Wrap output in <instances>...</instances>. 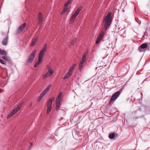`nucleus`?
I'll return each instance as SVG.
<instances>
[{"label":"nucleus","instance_id":"obj_28","mask_svg":"<svg viewBox=\"0 0 150 150\" xmlns=\"http://www.w3.org/2000/svg\"><path fill=\"white\" fill-rule=\"evenodd\" d=\"M47 69L48 71H50L51 72H54L52 69L51 67L50 66H47Z\"/></svg>","mask_w":150,"mask_h":150},{"label":"nucleus","instance_id":"obj_35","mask_svg":"<svg viewBox=\"0 0 150 150\" xmlns=\"http://www.w3.org/2000/svg\"><path fill=\"white\" fill-rule=\"evenodd\" d=\"M71 44L72 45H73V44H74L72 42H71Z\"/></svg>","mask_w":150,"mask_h":150},{"label":"nucleus","instance_id":"obj_30","mask_svg":"<svg viewBox=\"0 0 150 150\" xmlns=\"http://www.w3.org/2000/svg\"><path fill=\"white\" fill-rule=\"evenodd\" d=\"M0 62L2 64H6V62L5 61L1 59H0Z\"/></svg>","mask_w":150,"mask_h":150},{"label":"nucleus","instance_id":"obj_27","mask_svg":"<svg viewBox=\"0 0 150 150\" xmlns=\"http://www.w3.org/2000/svg\"><path fill=\"white\" fill-rule=\"evenodd\" d=\"M67 6H65V5H64V9H63L62 12L63 13H64L67 11Z\"/></svg>","mask_w":150,"mask_h":150},{"label":"nucleus","instance_id":"obj_21","mask_svg":"<svg viewBox=\"0 0 150 150\" xmlns=\"http://www.w3.org/2000/svg\"><path fill=\"white\" fill-rule=\"evenodd\" d=\"M75 66L76 64H73L71 67L70 68L68 71L71 73H72V72L74 69V67Z\"/></svg>","mask_w":150,"mask_h":150},{"label":"nucleus","instance_id":"obj_18","mask_svg":"<svg viewBox=\"0 0 150 150\" xmlns=\"http://www.w3.org/2000/svg\"><path fill=\"white\" fill-rule=\"evenodd\" d=\"M2 58L8 62H10L11 61L10 57L4 55V56H2Z\"/></svg>","mask_w":150,"mask_h":150},{"label":"nucleus","instance_id":"obj_13","mask_svg":"<svg viewBox=\"0 0 150 150\" xmlns=\"http://www.w3.org/2000/svg\"><path fill=\"white\" fill-rule=\"evenodd\" d=\"M61 99L60 98H57L56 100V110H58L60 107V103Z\"/></svg>","mask_w":150,"mask_h":150},{"label":"nucleus","instance_id":"obj_25","mask_svg":"<svg viewBox=\"0 0 150 150\" xmlns=\"http://www.w3.org/2000/svg\"><path fill=\"white\" fill-rule=\"evenodd\" d=\"M86 55L84 54L82 58V59L81 61H82L85 62V61L86 60Z\"/></svg>","mask_w":150,"mask_h":150},{"label":"nucleus","instance_id":"obj_16","mask_svg":"<svg viewBox=\"0 0 150 150\" xmlns=\"http://www.w3.org/2000/svg\"><path fill=\"white\" fill-rule=\"evenodd\" d=\"M8 40V36L7 35L6 37L4 38L2 42V44L4 45H6L7 44Z\"/></svg>","mask_w":150,"mask_h":150},{"label":"nucleus","instance_id":"obj_6","mask_svg":"<svg viewBox=\"0 0 150 150\" xmlns=\"http://www.w3.org/2000/svg\"><path fill=\"white\" fill-rule=\"evenodd\" d=\"M37 50H34L29 55L26 62L27 64H28L33 61L35 57V54Z\"/></svg>","mask_w":150,"mask_h":150},{"label":"nucleus","instance_id":"obj_32","mask_svg":"<svg viewBox=\"0 0 150 150\" xmlns=\"http://www.w3.org/2000/svg\"><path fill=\"white\" fill-rule=\"evenodd\" d=\"M42 97L41 96H40L39 98H38V102H39L40 101V100L42 99Z\"/></svg>","mask_w":150,"mask_h":150},{"label":"nucleus","instance_id":"obj_3","mask_svg":"<svg viewBox=\"0 0 150 150\" xmlns=\"http://www.w3.org/2000/svg\"><path fill=\"white\" fill-rule=\"evenodd\" d=\"M82 8V7L81 6L79 7L75 13L72 15L70 19V21L71 23H73L74 22L75 19L79 14L80 11H81Z\"/></svg>","mask_w":150,"mask_h":150},{"label":"nucleus","instance_id":"obj_34","mask_svg":"<svg viewBox=\"0 0 150 150\" xmlns=\"http://www.w3.org/2000/svg\"><path fill=\"white\" fill-rule=\"evenodd\" d=\"M76 39H74L73 41V42H76Z\"/></svg>","mask_w":150,"mask_h":150},{"label":"nucleus","instance_id":"obj_7","mask_svg":"<svg viewBox=\"0 0 150 150\" xmlns=\"http://www.w3.org/2000/svg\"><path fill=\"white\" fill-rule=\"evenodd\" d=\"M47 48V45L45 44L44 47L42 48V49L40 51L39 55V57L43 59V56L45 54Z\"/></svg>","mask_w":150,"mask_h":150},{"label":"nucleus","instance_id":"obj_4","mask_svg":"<svg viewBox=\"0 0 150 150\" xmlns=\"http://www.w3.org/2000/svg\"><path fill=\"white\" fill-rule=\"evenodd\" d=\"M82 8V7L81 6L79 7L75 13L72 15L70 19V21L71 23H73L74 22L75 19L79 14L80 11H81Z\"/></svg>","mask_w":150,"mask_h":150},{"label":"nucleus","instance_id":"obj_12","mask_svg":"<svg viewBox=\"0 0 150 150\" xmlns=\"http://www.w3.org/2000/svg\"><path fill=\"white\" fill-rule=\"evenodd\" d=\"M103 33L104 32L103 31H101L100 33L99 36L98 37L97 39V40L96 42V44H98L100 42L102 38L103 37Z\"/></svg>","mask_w":150,"mask_h":150},{"label":"nucleus","instance_id":"obj_19","mask_svg":"<svg viewBox=\"0 0 150 150\" xmlns=\"http://www.w3.org/2000/svg\"><path fill=\"white\" fill-rule=\"evenodd\" d=\"M84 62L82 61H81L80 62L79 64V69L80 70V71H81L83 68Z\"/></svg>","mask_w":150,"mask_h":150},{"label":"nucleus","instance_id":"obj_23","mask_svg":"<svg viewBox=\"0 0 150 150\" xmlns=\"http://www.w3.org/2000/svg\"><path fill=\"white\" fill-rule=\"evenodd\" d=\"M7 54V53L5 51L0 49V54L3 55H6Z\"/></svg>","mask_w":150,"mask_h":150},{"label":"nucleus","instance_id":"obj_11","mask_svg":"<svg viewBox=\"0 0 150 150\" xmlns=\"http://www.w3.org/2000/svg\"><path fill=\"white\" fill-rule=\"evenodd\" d=\"M53 74V72L48 71L45 74H43V79H45L51 76Z\"/></svg>","mask_w":150,"mask_h":150},{"label":"nucleus","instance_id":"obj_26","mask_svg":"<svg viewBox=\"0 0 150 150\" xmlns=\"http://www.w3.org/2000/svg\"><path fill=\"white\" fill-rule=\"evenodd\" d=\"M115 134L114 133H112L109 135L108 137L110 139H113L115 137Z\"/></svg>","mask_w":150,"mask_h":150},{"label":"nucleus","instance_id":"obj_36","mask_svg":"<svg viewBox=\"0 0 150 150\" xmlns=\"http://www.w3.org/2000/svg\"><path fill=\"white\" fill-rule=\"evenodd\" d=\"M31 105H32V103H31V105H30V107H31Z\"/></svg>","mask_w":150,"mask_h":150},{"label":"nucleus","instance_id":"obj_10","mask_svg":"<svg viewBox=\"0 0 150 150\" xmlns=\"http://www.w3.org/2000/svg\"><path fill=\"white\" fill-rule=\"evenodd\" d=\"M51 87V86H48L47 87V88H46L45 90H44L40 94V96H41L42 97H43L49 91L50 88Z\"/></svg>","mask_w":150,"mask_h":150},{"label":"nucleus","instance_id":"obj_15","mask_svg":"<svg viewBox=\"0 0 150 150\" xmlns=\"http://www.w3.org/2000/svg\"><path fill=\"white\" fill-rule=\"evenodd\" d=\"M43 17L42 14L40 12L38 15V20L39 21V24H41L43 20Z\"/></svg>","mask_w":150,"mask_h":150},{"label":"nucleus","instance_id":"obj_1","mask_svg":"<svg viewBox=\"0 0 150 150\" xmlns=\"http://www.w3.org/2000/svg\"><path fill=\"white\" fill-rule=\"evenodd\" d=\"M111 13H108L104 19L103 23L106 30L109 27L111 23Z\"/></svg>","mask_w":150,"mask_h":150},{"label":"nucleus","instance_id":"obj_20","mask_svg":"<svg viewBox=\"0 0 150 150\" xmlns=\"http://www.w3.org/2000/svg\"><path fill=\"white\" fill-rule=\"evenodd\" d=\"M37 41V39L36 38H34L32 40V42L31 44V46H34Z\"/></svg>","mask_w":150,"mask_h":150},{"label":"nucleus","instance_id":"obj_14","mask_svg":"<svg viewBox=\"0 0 150 150\" xmlns=\"http://www.w3.org/2000/svg\"><path fill=\"white\" fill-rule=\"evenodd\" d=\"M61 99L60 98H57L56 100V110H58L60 107V103Z\"/></svg>","mask_w":150,"mask_h":150},{"label":"nucleus","instance_id":"obj_5","mask_svg":"<svg viewBox=\"0 0 150 150\" xmlns=\"http://www.w3.org/2000/svg\"><path fill=\"white\" fill-rule=\"evenodd\" d=\"M54 100V98L52 97L49 99L47 102V113L48 114L50 111L51 110L52 107V101Z\"/></svg>","mask_w":150,"mask_h":150},{"label":"nucleus","instance_id":"obj_17","mask_svg":"<svg viewBox=\"0 0 150 150\" xmlns=\"http://www.w3.org/2000/svg\"><path fill=\"white\" fill-rule=\"evenodd\" d=\"M42 58H41L39 57L38 60L36 63L34 65V67H36L40 64L42 61Z\"/></svg>","mask_w":150,"mask_h":150},{"label":"nucleus","instance_id":"obj_22","mask_svg":"<svg viewBox=\"0 0 150 150\" xmlns=\"http://www.w3.org/2000/svg\"><path fill=\"white\" fill-rule=\"evenodd\" d=\"M71 75L72 73H71L68 71L67 74L66 75H65V76L64 77V79H68Z\"/></svg>","mask_w":150,"mask_h":150},{"label":"nucleus","instance_id":"obj_31","mask_svg":"<svg viewBox=\"0 0 150 150\" xmlns=\"http://www.w3.org/2000/svg\"><path fill=\"white\" fill-rule=\"evenodd\" d=\"M62 93L60 92L59 93V95L58 96L57 98H60L61 99V96H62Z\"/></svg>","mask_w":150,"mask_h":150},{"label":"nucleus","instance_id":"obj_2","mask_svg":"<svg viewBox=\"0 0 150 150\" xmlns=\"http://www.w3.org/2000/svg\"><path fill=\"white\" fill-rule=\"evenodd\" d=\"M23 103H21L18 105V106L14 109L12 112L9 114L7 117L8 118H9L11 116L17 113L19 110H20L21 107L22 106Z\"/></svg>","mask_w":150,"mask_h":150},{"label":"nucleus","instance_id":"obj_29","mask_svg":"<svg viewBox=\"0 0 150 150\" xmlns=\"http://www.w3.org/2000/svg\"><path fill=\"white\" fill-rule=\"evenodd\" d=\"M71 0H68V1L65 4V6H68L71 3Z\"/></svg>","mask_w":150,"mask_h":150},{"label":"nucleus","instance_id":"obj_9","mask_svg":"<svg viewBox=\"0 0 150 150\" xmlns=\"http://www.w3.org/2000/svg\"><path fill=\"white\" fill-rule=\"evenodd\" d=\"M26 25V23H25L21 25L18 28L17 32V34H19L22 32Z\"/></svg>","mask_w":150,"mask_h":150},{"label":"nucleus","instance_id":"obj_24","mask_svg":"<svg viewBox=\"0 0 150 150\" xmlns=\"http://www.w3.org/2000/svg\"><path fill=\"white\" fill-rule=\"evenodd\" d=\"M147 46V45L146 44L143 43L140 46V47L142 49H144L146 48Z\"/></svg>","mask_w":150,"mask_h":150},{"label":"nucleus","instance_id":"obj_8","mask_svg":"<svg viewBox=\"0 0 150 150\" xmlns=\"http://www.w3.org/2000/svg\"><path fill=\"white\" fill-rule=\"evenodd\" d=\"M120 94V92L119 91H117L114 93L112 96L110 102L111 101H113L116 100Z\"/></svg>","mask_w":150,"mask_h":150},{"label":"nucleus","instance_id":"obj_33","mask_svg":"<svg viewBox=\"0 0 150 150\" xmlns=\"http://www.w3.org/2000/svg\"><path fill=\"white\" fill-rule=\"evenodd\" d=\"M33 143L32 142L30 143V146L29 147V149H30L31 148L32 146H33Z\"/></svg>","mask_w":150,"mask_h":150}]
</instances>
